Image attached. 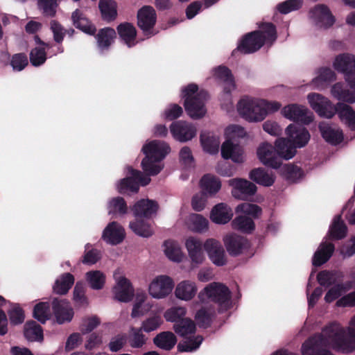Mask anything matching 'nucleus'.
Instances as JSON below:
<instances>
[{
	"instance_id": "nucleus-1",
	"label": "nucleus",
	"mask_w": 355,
	"mask_h": 355,
	"mask_svg": "<svg viewBox=\"0 0 355 355\" xmlns=\"http://www.w3.org/2000/svg\"><path fill=\"white\" fill-rule=\"evenodd\" d=\"M323 338L322 349L328 341L338 352L349 354L355 351V329L348 328L347 331L336 324H330L323 328L321 334Z\"/></svg>"
},
{
	"instance_id": "nucleus-2",
	"label": "nucleus",
	"mask_w": 355,
	"mask_h": 355,
	"mask_svg": "<svg viewBox=\"0 0 355 355\" xmlns=\"http://www.w3.org/2000/svg\"><path fill=\"white\" fill-rule=\"evenodd\" d=\"M145 157L141 162V167L148 175H156L162 169L157 163L162 160L171 151L169 145L162 141L153 140L142 148Z\"/></svg>"
},
{
	"instance_id": "nucleus-3",
	"label": "nucleus",
	"mask_w": 355,
	"mask_h": 355,
	"mask_svg": "<svg viewBox=\"0 0 355 355\" xmlns=\"http://www.w3.org/2000/svg\"><path fill=\"white\" fill-rule=\"evenodd\" d=\"M208 93L205 90L198 92V87L191 83L182 89V97L184 98V106L187 114L194 119L205 116L206 109L205 103L208 98Z\"/></svg>"
},
{
	"instance_id": "nucleus-4",
	"label": "nucleus",
	"mask_w": 355,
	"mask_h": 355,
	"mask_svg": "<svg viewBox=\"0 0 355 355\" xmlns=\"http://www.w3.org/2000/svg\"><path fill=\"white\" fill-rule=\"evenodd\" d=\"M216 303L218 306V312L223 313L227 311L232 306V293L229 288L223 284L213 282L207 285L201 291L198 297L201 301L204 300V296Z\"/></svg>"
},
{
	"instance_id": "nucleus-5",
	"label": "nucleus",
	"mask_w": 355,
	"mask_h": 355,
	"mask_svg": "<svg viewBox=\"0 0 355 355\" xmlns=\"http://www.w3.org/2000/svg\"><path fill=\"white\" fill-rule=\"evenodd\" d=\"M237 109L239 114L248 121H261L266 117L259 99L244 97L239 101Z\"/></svg>"
},
{
	"instance_id": "nucleus-6",
	"label": "nucleus",
	"mask_w": 355,
	"mask_h": 355,
	"mask_svg": "<svg viewBox=\"0 0 355 355\" xmlns=\"http://www.w3.org/2000/svg\"><path fill=\"white\" fill-rule=\"evenodd\" d=\"M129 176L120 180L119 184V192L125 193L127 191L137 193L139 189V184L146 186L150 182V178L144 176L143 173L139 171L134 169L132 167H128Z\"/></svg>"
},
{
	"instance_id": "nucleus-7",
	"label": "nucleus",
	"mask_w": 355,
	"mask_h": 355,
	"mask_svg": "<svg viewBox=\"0 0 355 355\" xmlns=\"http://www.w3.org/2000/svg\"><path fill=\"white\" fill-rule=\"evenodd\" d=\"M264 45V38L261 31H252L245 34L240 40L237 48L232 55L236 56L237 53L242 54L253 53L259 50Z\"/></svg>"
},
{
	"instance_id": "nucleus-8",
	"label": "nucleus",
	"mask_w": 355,
	"mask_h": 355,
	"mask_svg": "<svg viewBox=\"0 0 355 355\" xmlns=\"http://www.w3.org/2000/svg\"><path fill=\"white\" fill-rule=\"evenodd\" d=\"M311 108L320 116L327 119H331L337 110V104L332 103L322 94L310 93L307 96Z\"/></svg>"
},
{
	"instance_id": "nucleus-9",
	"label": "nucleus",
	"mask_w": 355,
	"mask_h": 355,
	"mask_svg": "<svg viewBox=\"0 0 355 355\" xmlns=\"http://www.w3.org/2000/svg\"><path fill=\"white\" fill-rule=\"evenodd\" d=\"M137 26L148 37L154 35L153 28L157 22V13L151 6H144L137 14Z\"/></svg>"
},
{
	"instance_id": "nucleus-10",
	"label": "nucleus",
	"mask_w": 355,
	"mask_h": 355,
	"mask_svg": "<svg viewBox=\"0 0 355 355\" xmlns=\"http://www.w3.org/2000/svg\"><path fill=\"white\" fill-rule=\"evenodd\" d=\"M174 287L173 279L167 275H159L155 278L149 285L150 295L157 299L168 295Z\"/></svg>"
},
{
	"instance_id": "nucleus-11",
	"label": "nucleus",
	"mask_w": 355,
	"mask_h": 355,
	"mask_svg": "<svg viewBox=\"0 0 355 355\" xmlns=\"http://www.w3.org/2000/svg\"><path fill=\"white\" fill-rule=\"evenodd\" d=\"M170 130L173 138L180 142H187L196 137V127L185 121H177L170 125Z\"/></svg>"
},
{
	"instance_id": "nucleus-12",
	"label": "nucleus",
	"mask_w": 355,
	"mask_h": 355,
	"mask_svg": "<svg viewBox=\"0 0 355 355\" xmlns=\"http://www.w3.org/2000/svg\"><path fill=\"white\" fill-rule=\"evenodd\" d=\"M334 67L344 74L347 83L355 76V55L346 53L337 55L334 62Z\"/></svg>"
},
{
	"instance_id": "nucleus-13",
	"label": "nucleus",
	"mask_w": 355,
	"mask_h": 355,
	"mask_svg": "<svg viewBox=\"0 0 355 355\" xmlns=\"http://www.w3.org/2000/svg\"><path fill=\"white\" fill-rule=\"evenodd\" d=\"M229 185L232 187V196L242 200L254 196L257 190L254 183L243 178L231 179L229 180Z\"/></svg>"
},
{
	"instance_id": "nucleus-14",
	"label": "nucleus",
	"mask_w": 355,
	"mask_h": 355,
	"mask_svg": "<svg viewBox=\"0 0 355 355\" xmlns=\"http://www.w3.org/2000/svg\"><path fill=\"white\" fill-rule=\"evenodd\" d=\"M203 246L214 264L217 266H223L226 264L225 250L220 241L214 239H208Z\"/></svg>"
},
{
	"instance_id": "nucleus-15",
	"label": "nucleus",
	"mask_w": 355,
	"mask_h": 355,
	"mask_svg": "<svg viewBox=\"0 0 355 355\" xmlns=\"http://www.w3.org/2000/svg\"><path fill=\"white\" fill-rule=\"evenodd\" d=\"M257 155L259 160L265 165L272 168H279L281 165V159L275 147L268 143H263L257 149Z\"/></svg>"
},
{
	"instance_id": "nucleus-16",
	"label": "nucleus",
	"mask_w": 355,
	"mask_h": 355,
	"mask_svg": "<svg viewBox=\"0 0 355 355\" xmlns=\"http://www.w3.org/2000/svg\"><path fill=\"white\" fill-rule=\"evenodd\" d=\"M310 17L313 19L315 24L319 27L329 28L335 21L329 8L324 4H318L309 12Z\"/></svg>"
},
{
	"instance_id": "nucleus-17",
	"label": "nucleus",
	"mask_w": 355,
	"mask_h": 355,
	"mask_svg": "<svg viewBox=\"0 0 355 355\" xmlns=\"http://www.w3.org/2000/svg\"><path fill=\"white\" fill-rule=\"evenodd\" d=\"M52 309L58 324H63L72 320L73 311L67 300L54 298L52 301Z\"/></svg>"
},
{
	"instance_id": "nucleus-18",
	"label": "nucleus",
	"mask_w": 355,
	"mask_h": 355,
	"mask_svg": "<svg viewBox=\"0 0 355 355\" xmlns=\"http://www.w3.org/2000/svg\"><path fill=\"white\" fill-rule=\"evenodd\" d=\"M322 335H314L309 338L302 345V355H334L329 350L322 349Z\"/></svg>"
},
{
	"instance_id": "nucleus-19",
	"label": "nucleus",
	"mask_w": 355,
	"mask_h": 355,
	"mask_svg": "<svg viewBox=\"0 0 355 355\" xmlns=\"http://www.w3.org/2000/svg\"><path fill=\"white\" fill-rule=\"evenodd\" d=\"M214 75L224 83L223 97L230 101L231 92L235 89V83L231 70L225 66H219L215 69Z\"/></svg>"
},
{
	"instance_id": "nucleus-20",
	"label": "nucleus",
	"mask_w": 355,
	"mask_h": 355,
	"mask_svg": "<svg viewBox=\"0 0 355 355\" xmlns=\"http://www.w3.org/2000/svg\"><path fill=\"white\" fill-rule=\"evenodd\" d=\"M125 234L123 227L117 222L110 223L103 232L102 239L107 243L117 245L121 243Z\"/></svg>"
},
{
	"instance_id": "nucleus-21",
	"label": "nucleus",
	"mask_w": 355,
	"mask_h": 355,
	"mask_svg": "<svg viewBox=\"0 0 355 355\" xmlns=\"http://www.w3.org/2000/svg\"><path fill=\"white\" fill-rule=\"evenodd\" d=\"M226 249L231 256H237L249 248L248 240L243 236L232 234L224 238Z\"/></svg>"
},
{
	"instance_id": "nucleus-22",
	"label": "nucleus",
	"mask_w": 355,
	"mask_h": 355,
	"mask_svg": "<svg viewBox=\"0 0 355 355\" xmlns=\"http://www.w3.org/2000/svg\"><path fill=\"white\" fill-rule=\"evenodd\" d=\"M287 136L296 148L304 147L310 139V134L304 127L290 124L286 129Z\"/></svg>"
},
{
	"instance_id": "nucleus-23",
	"label": "nucleus",
	"mask_w": 355,
	"mask_h": 355,
	"mask_svg": "<svg viewBox=\"0 0 355 355\" xmlns=\"http://www.w3.org/2000/svg\"><path fill=\"white\" fill-rule=\"evenodd\" d=\"M282 112L286 118L293 121H300L305 124L312 121V118L306 116L307 109L296 104L285 106Z\"/></svg>"
},
{
	"instance_id": "nucleus-24",
	"label": "nucleus",
	"mask_w": 355,
	"mask_h": 355,
	"mask_svg": "<svg viewBox=\"0 0 355 355\" xmlns=\"http://www.w3.org/2000/svg\"><path fill=\"white\" fill-rule=\"evenodd\" d=\"M71 21L73 25L83 33L89 35H95L96 33V28L95 25L86 17L79 9L75 10L71 14Z\"/></svg>"
},
{
	"instance_id": "nucleus-25",
	"label": "nucleus",
	"mask_w": 355,
	"mask_h": 355,
	"mask_svg": "<svg viewBox=\"0 0 355 355\" xmlns=\"http://www.w3.org/2000/svg\"><path fill=\"white\" fill-rule=\"evenodd\" d=\"M319 130L322 137L333 146H336L343 142L344 136L343 131L339 128H334L327 123H320L319 124Z\"/></svg>"
},
{
	"instance_id": "nucleus-26",
	"label": "nucleus",
	"mask_w": 355,
	"mask_h": 355,
	"mask_svg": "<svg viewBox=\"0 0 355 355\" xmlns=\"http://www.w3.org/2000/svg\"><path fill=\"white\" fill-rule=\"evenodd\" d=\"M185 245L192 263L201 264L205 259L201 241L198 238L191 236L186 240Z\"/></svg>"
},
{
	"instance_id": "nucleus-27",
	"label": "nucleus",
	"mask_w": 355,
	"mask_h": 355,
	"mask_svg": "<svg viewBox=\"0 0 355 355\" xmlns=\"http://www.w3.org/2000/svg\"><path fill=\"white\" fill-rule=\"evenodd\" d=\"M116 31L120 39L128 48H132L136 45L137 32L132 23H121L116 26Z\"/></svg>"
},
{
	"instance_id": "nucleus-28",
	"label": "nucleus",
	"mask_w": 355,
	"mask_h": 355,
	"mask_svg": "<svg viewBox=\"0 0 355 355\" xmlns=\"http://www.w3.org/2000/svg\"><path fill=\"white\" fill-rule=\"evenodd\" d=\"M158 209V204L156 201L141 199L137 202L132 207L134 215L137 217L150 218L156 214Z\"/></svg>"
},
{
	"instance_id": "nucleus-29",
	"label": "nucleus",
	"mask_w": 355,
	"mask_h": 355,
	"mask_svg": "<svg viewBox=\"0 0 355 355\" xmlns=\"http://www.w3.org/2000/svg\"><path fill=\"white\" fill-rule=\"evenodd\" d=\"M232 217V209L223 202L216 205L210 214L211 220L216 224H226L231 220Z\"/></svg>"
},
{
	"instance_id": "nucleus-30",
	"label": "nucleus",
	"mask_w": 355,
	"mask_h": 355,
	"mask_svg": "<svg viewBox=\"0 0 355 355\" xmlns=\"http://www.w3.org/2000/svg\"><path fill=\"white\" fill-rule=\"evenodd\" d=\"M115 299L119 302H128L134 296V289L130 282L125 277H121L114 288Z\"/></svg>"
},
{
	"instance_id": "nucleus-31",
	"label": "nucleus",
	"mask_w": 355,
	"mask_h": 355,
	"mask_svg": "<svg viewBox=\"0 0 355 355\" xmlns=\"http://www.w3.org/2000/svg\"><path fill=\"white\" fill-rule=\"evenodd\" d=\"M274 147L281 159L282 164V159H290L296 153V146L290 138L279 137L277 139Z\"/></svg>"
},
{
	"instance_id": "nucleus-32",
	"label": "nucleus",
	"mask_w": 355,
	"mask_h": 355,
	"mask_svg": "<svg viewBox=\"0 0 355 355\" xmlns=\"http://www.w3.org/2000/svg\"><path fill=\"white\" fill-rule=\"evenodd\" d=\"M221 155L225 159H232L234 162H243V150L238 144H234L230 140H226L221 146Z\"/></svg>"
},
{
	"instance_id": "nucleus-33",
	"label": "nucleus",
	"mask_w": 355,
	"mask_h": 355,
	"mask_svg": "<svg viewBox=\"0 0 355 355\" xmlns=\"http://www.w3.org/2000/svg\"><path fill=\"white\" fill-rule=\"evenodd\" d=\"M335 250V246L331 243H322L313 254L312 264L315 267H320L327 262L331 257Z\"/></svg>"
},
{
	"instance_id": "nucleus-34",
	"label": "nucleus",
	"mask_w": 355,
	"mask_h": 355,
	"mask_svg": "<svg viewBox=\"0 0 355 355\" xmlns=\"http://www.w3.org/2000/svg\"><path fill=\"white\" fill-rule=\"evenodd\" d=\"M177 337L169 331H162L157 334L153 339V344L158 348L171 351L177 343Z\"/></svg>"
},
{
	"instance_id": "nucleus-35",
	"label": "nucleus",
	"mask_w": 355,
	"mask_h": 355,
	"mask_svg": "<svg viewBox=\"0 0 355 355\" xmlns=\"http://www.w3.org/2000/svg\"><path fill=\"white\" fill-rule=\"evenodd\" d=\"M94 36L98 47L101 50H107L114 42L116 33L113 28L105 27L99 29Z\"/></svg>"
},
{
	"instance_id": "nucleus-36",
	"label": "nucleus",
	"mask_w": 355,
	"mask_h": 355,
	"mask_svg": "<svg viewBox=\"0 0 355 355\" xmlns=\"http://www.w3.org/2000/svg\"><path fill=\"white\" fill-rule=\"evenodd\" d=\"M24 336L30 342L42 343L44 340L43 329L34 320H28L24 326Z\"/></svg>"
},
{
	"instance_id": "nucleus-37",
	"label": "nucleus",
	"mask_w": 355,
	"mask_h": 355,
	"mask_svg": "<svg viewBox=\"0 0 355 355\" xmlns=\"http://www.w3.org/2000/svg\"><path fill=\"white\" fill-rule=\"evenodd\" d=\"M98 8L103 21L110 23L114 21L118 15L117 3L114 0H100Z\"/></svg>"
},
{
	"instance_id": "nucleus-38",
	"label": "nucleus",
	"mask_w": 355,
	"mask_h": 355,
	"mask_svg": "<svg viewBox=\"0 0 355 355\" xmlns=\"http://www.w3.org/2000/svg\"><path fill=\"white\" fill-rule=\"evenodd\" d=\"M336 113L342 121L352 131H355V111L353 108L343 103H337Z\"/></svg>"
},
{
	"instance_id": "nucleus-39",
	"label": "nucleus",
	"mask_w": 355,
	"mask_h": 355,
	"mask_svg": "<svg viewBox=\"0 0 355 355\" xmlns=\"http://www.w3.org/2000/svg\"><path fill=\"white\" fill-rule=\"evenodd\" d=\"M200 187L205 194H216L221 188L218 178L211 174H206L200 180Z\"/></svg>"
},
{
	"instance_id": "nucleus-40",
	"label": "nucleus",
	"mask_w": 355,
	"mask_h": 355,
	"mask_svg": "<svg viewBox=\"0 0 355 355\" xmlns=\"http://www.w3.org/2000/svg\"><path fill=\"white\" fill-rule=\"evenodd\" d=\"M197 288L194 282L186 280L182 281L176 286L175 296L183 300H190L196 295Z\"/></svg>"
},
{
	"instance_id": "nucleus-41",
	"label": "nucleus",
	"mask_w": 355,
	"mask_h": 355,
	"mask_svg": "<svg viewBox=\"0 0 355 355\" xmlns=\"http://www.w3.org/2000/svg\"><path fill=\"white\" fill-rule=\"evenodd\" d=\"M249 178L256 183L264 187L272 185L275 180V178L272 174H269L265 169L261 168L252 169L250 172Z\"/></svg>"
},
{
	"instance_id": "nucleus-42",
	"label": "nucleus",
	"mask_w": 355,
	"mask_h": 355,
	"mask_svg": "<svg viewBox=\"0 0 355 355\" xmlns=\"http://www.w3.org/2000/svg\"><path fill=\"white\" fill-rule=\"evenodd\" d=\"M331 92L339 101L348 103H355V90L350 91L345 88L341 83L334 84L331 89Z\"/></svg>"
},
{
	"instance_id": "nucleus-43",
	"label": "nucleus",
	"mask_w": 355,
	"mask_h": 355,
	"mask_svg": "<svg viewBox=\"0 0 355 355\" xmlns=\"http://www.w3.org/2000/svg\"><path fill=\"white\" fill-rule=\"evenodd\" d=\"M74 277L69 272H65L56 279L53 287V291L59 295H65L74 284Z\"/></svg>"
},
{
	"instance_id": "nucleus-44",
	"label": "nucleus",
	"mask_w": 355,
	"mask_h": 355,
	"mask_svg": "<svg viewBox=\"0 0 355 355\" xmlns=\"http://www.w3.org/2000/svg\"><path fill=\"white\" fill-rule=\"evenodd\" d=\"M129 227L135 234L142 237L147 238L153 234L151 224L142 218L130 222Z\"/></svg>"
},
{
	"instance_id": "nucleus-45",
	"label": "nucleus",
	"mask_w": 355,
	"mask_h": 355,
	"mask_svg": "<svg viewBox=\"0 0 355 355\" xmlns=\"http://www.w3.org/2000/svg\"><path fill=\"white\" fill-rule=\"evenodd\" d=\"M147 339L140 327H131L130 334L127 336V342L132 348H141L146 345Z\"/></svg>"
},
{
	"instance_id": "nucleus-46",
	"label": "nucleus",
	"mask_w": 355,
	"mask_h": 355,
	"mask_svg": "<svg viewBox=\"0 0 355 355\" xmlns=\"http://www.w3.org/2000/svg\"><path fill=\"white\" fill-rule=\"evenodd\" d=\"M232 225L233 229L247 234L252 232L255 228V224L253 220L246 216H239L236 217L232 220Z\"/></svg>"
},
{
	"instance_id": "nucleus-47",
	"label": "nucleus",
	"mask_w": 355,
	"mask_h": 355,
	"mask_svg": "<svg viewBox=\"0 0 355 355\" xmlns=\"http://www.w3.org/2000/svg\"><path fill=\"white\" fill-rule=\"evenodd\" d=\"M347 232L346 225L341 220V217L338 216L334 218L329 231L331 239L333 240L343 239L346 236Z\"/></svg>"
},
{
	"instance_id": "nucleus-48",
	"label": "nucleus",
	"mask_w": 355,
	"mask_h": 355,
	"mask_svg": "<svg viewBox=\"0 0 355 355\" xmlns=\"http://www.w3.org/2000/svg\"><path fill=\"white\" fill-rule=\"evenodd\" d=\"M173 329L176 334L182 337L193 334L196 332V326L195 322L190 318H186L184 320L178 321L173 324Z\"/></svg>"
},
{
	"instance_id": "nucleus-49",
	"label": "nucleus",
	"mask_w": 355,
	"mask_h": 355,
	"mask_svg": "<svg viewBox=\"0 0 355 355\" xmlns=\"http://www.w3.org/2000/svg\"><path fill=\"white\" fill-rule=\"evenodd\" d=\"M51 315L49 302H41L35 305L33 311V316L42 324H44L49 320Z\"/></svg>"
},
{
	"instance_id": "nucleus-50",
	"label": "nucleus",
	"mask_w": 355,
	"mask_h": 355,
	"mask_svg": "<svg viewBox=\"0 0 355 355\" xmlns=\"http://www.w3.org/2000/svg\"><path fill=\"white\" fill-rule=\"evenodd\" d=\"M200 142L205 151L212 155L218 152L220 145L218 137L209 134H201Z\"/></svg>"
},
{
	"instance_id": "nucleus-51",
	"label": "nucleus",
	"mask_w": 355,
	"mask_h": 355,
	"mask_svg": "<svg viewBox=\"0 0 355 355\" xmlns=\"http://www.w3.org/2000/svg\"><path fill=\"white\" fill-rule=\"evenodd\" d=\"M86 280L94 290L102 289L105 283V275L100 270H91L85 275Z\"/></svg>"
},
{
	"instance_id": "nucleus-52",
	"label": "nucleus",
	"mask_w": 355,
	"mask_h": 355,
	"mask_svg": "<svg viewBox=\"0 0 355 355\" xmlns=\"http://www.w3.org/2000/svg\"><path fill=\"white\" fill-rule=\"evenodd\" d=\"M108 214L124 215L128 211V206L124 198L120 196L112 198L108 203Z\"/></svg>"
},
{
	"instance_id": "nucleus-53",
	"label": "nucleus",
	"mask_w": 355,
	"mask_h": 355,
	"mask_svg": "<svg viewBox=\"0 0 355 355\" xmlns=\"http://www.w3.org/2000/svg\"><path fill=\"white\" fill-rule=\"evenodd\" d=\"M164 246L165 254L169 259L177 262L182 260L181 249L177 243L171 240L165 241Z\"/></svg>"
},
{
	"instance_id": "nucleus-54",
	"label": "nucleus",
	"mask_w": 355,
	"mask_h": 355,
	"mask_svg": "<svg viewBox=\"0 0 355 355\" xmlns=\"http://www.w3.org/2000/svg\"><path fill=\"white\" fill-rule=\"evenodd\" d=\"M214 315V311L202 307L196 312L195 318L200 327L206 329L211 326Z\"/></svg>"
},
{
	"instance_id": "nucleus-55",
	"label": "nucleus",
	"mask_w": 355,
	"mask_h": 355,
	"mask_svg": "<svg viewBox=\"0 0 355 355\" xmlns=\"http://www.w3.org/2000/svg\"><path fill=\"white\" fill-rule=\"evenodd\" d=\"M264 38V44L267 42L273 43L277 37L276 26L271 22H263L259 26Z\"/></svg>"
},
{
	"instance_id": "nucleus-56",
	"label": "nucleus",
	"mask_w": 355,
	"mask_h": 355,
	"mask_svg": "<svg viewBox=\"0 0 355 355\" xmlns=\"http://www.w3.org/2000/svg\"><path fill=\"white\" fill-rule=\"evenodd\" d=\"M203 338L201 336H192L180 342L178 345V350L180 352H192L198 349Z\"/></svg>"
},
{
	"instance_id": "nucleus-57",
	"label": "nucleus",
	"mask_w": 355,
	"mask_h": 355,
	"mask_svg": "<svg viewBox=\"0 0 355 355\" xmlns=\"http://www.w3.org/2000/svg\"><path fill=\"white\" fill-rule=\"evenodd\" d=\"M186 313L187 310L184 307H172L165 312L164 318L166 321L177 324L178 321H180L181 320L186 318Z\"/></svg>"
},
{
	"instance_id": "nucleus-58",
	"label": "nucleus",
	"mask_w": 355,
	"mask_h": 355,
	"mask_svg": "<svg viewBox=\"0 0 355 355\" xmlns=\"http://www.w3.org/2000/svg\"><path fill=\"white\" fill-rule=\"evenodd\" d=\"M191 228L196 232H202L208 229V220L200 214H195L191 216Z\"/></svg>"
},
{
	"instance_id": "nucleus-59",
	"label": "nucleus",
	"mask_w": 355,
	"mask_h": 355,
	"mask_svg": "<svg viewBox=\"0 0 355 355\" xmlns=\"http://www.w3.org/2000/svg\"><path fill=\"white\" fill-rule=\"evenodd\" d=\"M236 212L244 213L257 218L261 214L262 209L257 205L243 202L236 207Z\"/></svg>"
},
{
	"instance_id": "nucleus-60",
	"label": "nucleus",
	"mask_w": 355,
	"mask_h": 355,
	"mask_svg": "<svg viewBox=\"0 0 355 355\" xmlns=\"http://www.w3.org/2000/svg\"><path fill=\"white\" fill-rule=\"evenodd\" d=\"M162 323L163 320L159 315H153L144 320L140 328L143 331L150 333L159 328Z\"/></svg>"
},
{
	"instance_id": "nucleus-61",
	"label": "nucleus",
	"mask_w": 355,
	"mask_h": 355,
	"mask_svg": "<svg viewBox=\"0 0 355 355\" xmlns=\"http://www.w3.org/2000/svg\"><path fill=\"white\" fill-rule=\"evenodd\" d=\"M46 60V53L44 48H33L30 53V62L34 67L43 64Z\"/></svg>"
},
{
	"instance_id": "nucleus-62",
	"label": "nucleus",
	"mask_w": 355,
	"mask_h": 355,
	"mask_svg": "<svg viewBox=\"0 0 355 355\" xmlns=\"http://www.w3.org/2000/svg\"><path fill=\"white\" fill-rule=\"evenodd\" d=\"M304 172L302 169L294 164H288L284 171L285 178L290 182H296L302 178Z\"/></svg>"
},
{
	"instance_id": "nucleus-63",
	"label": "nucleus",
	"mask_w": 355,
	"mask_h": 355,
	"mask_svg": "<svg viewBox=\"0 0 355 355\" xmlns=\"http://www.w3.org/2000/svg\"><path fill=\"white\" fill-rule=\"evenodd\" d=\"M10 322L13 325L20 324L24 321V311L19 304H14L8 311Z\"/></svg>"
},
{
	"instance_id": "nucleus-64",
	"label": "nucleus",
	"mask_w": 355,
	"mask_h": 355,
	"mask_svg": "<svg viewBox=\"0 0 355 355\" xmlns=\"http://www.w3.org/2000/svg\"><path fill=\"white\" fill-rule=\"evenodd\" d=\"M302 2L300 0H286L277 5V8L282 14H288L291 11L297 10L302 6Z\"/></svg>"
}]
</instances>
